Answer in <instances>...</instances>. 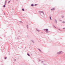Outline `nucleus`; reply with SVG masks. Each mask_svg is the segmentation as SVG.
<instances>
[{
    "label": "nucleus",
    "instance_id": "nucleus-1",
    "mask_svg": "<svg viewBox=\"0 0 65 65\" xmlns=\"http://www.w3.org/2000/svg\"><path fill=\"white\" fill-rule=\"evenodd\" d=\"M44 30H46V33L48 32V29H45Z\"/></svg>",
    "mask_w": 65,
    "mask_h": 65
},
{
    "label": "nucleus",
    "instance_id": "nucleus-2",
    "mask_svg": "<svg viewBox=\"0 0 65 65\" xmlns=\"http://www.w3.org/2000/svg\"><path fill=\"white\" fill-rule=\"evenodd\" d=\"M6 2H6V1L5 3V5H6Z\"/></svg>",
    "mask_w": 65,
    "mask_h": 65
},
{
    "label": "nucleus",
    "instance_id": "nucleus-3",
    "mask_svg": "<svg viewBox=\"0 0 65 65\" xmlns=\"http://www.w3.org/2000/svg\"><path fill=\"white\" fill-rule=\"evenodd\" d=\"M22 10L23 11H24V9H22Z\"/></svg>",
    "mask_w": 65,
    "mask_h": 65
},
{
    "label": "nucleus",
    "instance_id": "nucleus-4",
    "mask_svg": "<svg viewBox=\"0 0 65 65\" xmlns=\"http://www.w3.org/2000/svg\"><path fill=\"white\" fill-rule=\"evenodd\" d=\"M50 19L51 20H52V18H51V17H50Z\"/></svg>",
    "mask_w": 65,
    "mask_h": 65
},
{
    "label": "nucleus",
    "instance_id": "nucleus-5",
    "mask_svg": "<svg viewBox=\"0 0 65 65\" xmlns=\"http://www.w3.org/2000/svg\"><path fill=\"white\" fill-rule=\"evenodd\" d=\"M31 6H34V5H33V4H32L31 5Z\"/></svg>",
    "mask_w": 65,
    "mask_h": 65
},
{
    "label": "nucleus",
    "instance_id": "nucleus-6",
    "mask_svg": "<svg viewBox=\"0 0 65 65\" xmlns=\"http://www.w3.org/2000/svg\"><path fill=\"white\" fill-rule=\"evenodd\" d=\"M41 12L42 13H43V14H44V13H43V11Z\"/></svg>",
    "mask_w": 65,
    "mask_h": 65
},
{
    "label": "nucleus",
    "instance_id": "nucleus-7",
    "mask_svg": "<svg viewBox=\"0 0 65 65\" xmlns=\"http://www.w3.org/2000/svg\"><path fill=\"white\" fill-rule=\"evenodd\" d=\"M37 4H36L35 5V6H37Z\"/></svg>",
    "mask_w": 65,
    "mask_h": 65
},
{
    "label": "nucleus",
    "instance_id": "nucleus-8",
    "mask_svg": "<svg viewBox=\"0 0 65 65\" xmlns=\"http://www.w3.org/2000/svg\"><path fill=\"white\" fill-rule=\"evenodd\" d=\"M27 55H28V56H30V55H29V54H27Z\"/></svg>",
    "mask_w": 65,
    "mask_h": 65
},
{
    "label": "nucleus",
    "instance_id": "nucleus-9",
    "mask_svg": "<svg viewBox=\"0 0 65 65\" xmlns=\"http://www.w3.org/2000/svg\"><path fill=\"white\" fill-rule=\"evenodd\" d=\"M4 7H5V5H4Z\"/></svg>",
    "mask_w": 65,
    "mask_h": 65
},
{
    "label": "nucleus",
    "instance_id": "nucleus-10",
    "mask_svg": "<svg viewBox=\"0 0 65 65\" xmlns=\"http://www.w3.org/2000/svg\"><path fill=\"white\" fill-rule=\"evenodd\" d=\"M53 10H55V8H54L53 9Z\"/></svg>",
    "mask_w": 65,
    "mask_h": 65
},
{
    "label": "nucleus",
    "instance_id": "nucleus-11",
    "mask_svg": "<svg viewBox=\"0 0 65 65\" xmlns=\"http://www.w3.org/2000/svg\"><path fill=\"white\" fill-rule=\"evenodd\" d=\"M37 30L38 31V32H39V30Z\"/></svg>",
    "mask_w": 65,
    "mask_h": 65
},
{
    "label": "nucleus",
    "instance_id": "nucleus-12",
    "mask_svg": "<svg viewBox=\"0 0 65 65\" xmlns=\"http://www.w3.org/2000/svg\"><path fill=\"white\" fill-rule=\"evenodd\" d=\"M39 50L40 51V52H41V50L40 49H39Z\"/></svg>",
    "mask_w": 65,
    "mask_h": 65
},
{
    "label": "nucleus",
    "instance_id": "nucleus-13",
    "mask_svg": "<svg viewBox=\"0 0 65 65\" xmlns=\"http://www.w3.org/2000/svg\"><path fill=\"white\" fill-rule=\"evenodd\" d=\"M5 59H7V57H5Z\"/></svg>",
    "mask_w": 65,
    "mask_h": 65
},
{
    "label": "nucleus",
    "instance_id": "nucleus-14",
    "mask_svg": "<svg viewBox=\"0 0 65 65\" xmlns=\"http://www.w3.org/2000/svg\"><path fill=\"white\" fill-rule=\"evenodd\" d=\"M10 2V1H9V2H8V3H9Z\"/></svg>",
    "mask_w": 65,
    "mask_h": 65
},
{
    "label": "nucleus",
    "instance_id": "nucleus-15",
    "mask_svg": "<svg viewBox=\"0 0 65 65\" xmlns=\"http://www.w3.org/2000/svg\"><path fill=\"white\" fill-rule=\"evenodd\" d=\"M62 23H65V22H62Z\"/></svg>",
    "mask_w": 65,
    "mask_h": 65
},
{
    "label": "nucleus",
    "instance_id": "nucleus-16",
    "mask_svg": "<svg viewBox=\"0 0 65 65\" xmlns=\"http://www.w3.org/2000/svg\"><path fill=\"white\" fill-rule=\"evenodd\" d=\"M60 53V52H59L58 53V54H59V53Z\"/></svg>",
    "mask_w": 65,
    "mask_h": 65
},
{
    "label": "nucleus",
    "instance_id": "nucleus-17",
    "mask_svg": "<svg viewBox=\"0 0 65 65\" xmlns=\"http://www.w3.org/2000/svg\"><path fill=\"white\" fill-rule=\"evenodd\" d=\"M15 61H16V60H15Z\"/></svg>",
    "mask_w": 65,
    "mask_h": 65
},
{
    "label": "nucleus",
    "instance_id": "nucleus-18",
    "mask_svg": "<svg viewBox=\"0 0 65 65\" xmlns=\"http://www.w3.org/2000/svg\"><path fill=\"white\" fill-rule=\"evenodd\" d=\"M51 10H53V9H51Z\"/></svg>",
    "mask_w": 65,
    "mask_h": 65
}]
</instances>
